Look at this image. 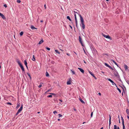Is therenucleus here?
Returning <instances> with one entry per match:
<instances>
[{
	"instance_id": "obj_21",
	"label": "nucleus",
	"mask_w": 129,
	"mask_h": 129,
	"mask_svg": "<svg viewBox=\"0 0 129 129\" xmlns=\"http://www.w3.org/2000/svg\"><path fill=\"white\" fill-rule=\"evenodd\" d=\"M124 68L125 70H126L128 69L127 66L126 65H124Z\"/></svg>"
},
{
	"instance_id": "obj_60",
	"label": "nucleus",
	"mask_w": 129,
	"mask_h": 129,
	"mask_svg": "<svg viewBox=\"0 0 129 129\" xmlns=\"http://www.w3.org/2000/svg\"><path fill=\"white\" fill-rule=\"evenodd\" d=\"M123 92H122V95H123Z\"/></svg>"
},
{
	"instance_id": "obj_37",
	"label": "nucleus",
	"mask_w": 129,
	"mask_h": 129,
	"mask_svg": "<svg viewBox=\"0 0 129 129\" xmlns=\"http://www.w3.org/2000/svg\"><path fill=\"white\" fill-rule=\"evenodd\" d=\"M7 104H9L10 105H12V104L11 103H10V102H8L7 103Z\"/></svg>"
},
{
	"instance_id": "obj_44",
	"label": "nucleus",
	"mask_w": 129,
	"mask_h": 129,
	"mask_svg": "<svg viewBox=\"0 0 129 129\" xmlns=\"http://www.w3.org/2000/svg\"><path fill=\"white\" fill-rule=\"evenodd\" d=\"M117 89L119 91L120 93H121V91L120 89Z\"/></svg>"
},
{
	"instance_id": "obj_54",
	"label": "nucleus",
	"mask_w": 129,
	"mask_h": 129,
	"mask_svg": "<svg viewBox=\"0 0 129 129\" xmlns=\"http://www.w3.org/2000/svg\"><path fill=\"white\" fill-rule=\"evenodd\" d=\"M74 110L75 111H76V109H75V108H74Z\"/></svg>"
},
{
	"instance_id": "obj_17",
	"label": "nucleus",
	"mask_w": 129,
	"mask_h": 129,
	"mask_svg": "<svg viewBox=\"0 0 129 129\" xmlns=\"http://www.w3.org/2000/svg\"><path fill=\"white\" fill-rule=\"evenodd\" d=\"M30 28L32 29H36L37 28L35 27L34 26L31 25L30 27Z\"/></svg>"
},
{
	"instance_id": "obj_12",
	"label": "nucleus",
	"mask_w": 129,
	"mask_h": 129,
	"mask_svg": "<svg viewBox=\"0 0 129 129\" xmlns=\"http://www.w3.org/2000/svg\"><path fill=\"white\" fill-rule=\"evenodd\" d=\"M23 108V105H22L21 106V107L20 108H19V109L18 110V112H20L22 110Z\"/></svg>"
},
{
	"instance_id": "obj_58",
	"label": "nucleus",
	"mask_w": 129,
	"mask_h": 129,
	"mask_svg": "<svg viewBox=\"0 0 129 129\" xmlns=\"http://www.w3.org/2000/svg\"><path fill=\"white\" fill-rule=\"evenodd\" d=\"M103 127H102L100 129H103Z\"/></svg>"
},
{
	"instance_id": "obj_31",
	"label": "nucleus",
	"mask_w": 129,
	"mask_h": 129,
	"mask_svg": "<svg viewBox=\"0 0 129 129\" xmlns=\"http://www.w3.org/2000/svg\"><path fill=\"white\" fill-rule=\"evenodd\" d=\"M46 76L47 77L48 76H49L48 73L47 72H46Z\"/></svg>"
},
{
	"instance_id": "obj_29",
	"label": "nucleus",
	"mask_w": 129,
	"mask_h": 129,
	"mask_svg": "<svg viewBox=\"0 0 129 129\" xmlns=\"http://www.w3.org/2000/svg\"><path fill=\"white\" fill-rule=\"evenodd\" d=\"M126 113L128 114L129 113V110L128 109H127L126 110Z\"/></svg>"
},
{
	"instance_id": "obj_39",
	"label": "nucleus",
	"mask_w": 129,
	"mask_h": 129,
	"mask_svg": "<svg viewBox=\"0 0 129 129\" xmlns=\"http://www.w3.org/2000/svg\"><path fill=\"white\" fill-rule=\"evenodd\" d=\"M42 86V84H41L39 86H38V87L39 88H40Z\"/></svg>"
},
{
	"instance_id": "obj_11",
	"label": "nucleus",
	"mask_w": 129,
	"mask_h": 129,
	"mask_svg": "<svg viewBox=\"0 0 129 129\" xmlns=\"http://www.w3.org/2000/svg\"><path fill=\"white\" fill-rule=\"evenodd\" d=\"M75 20L76 25V26L77 27V25H78L77 21V17H76V15L75 14Z\"/></svg>"
},
{
	"instance_id": "obj_28",
	"label": "nucleus",
	"mask_w": 129,
	"mask_h": 129,
	"mask_svg": "<svg viewBox=\"0 0 129 129\" xmlns=\"http://www.w3.org/2000/svg\"><path fill=\"white\" fill-rule=\"evenodd\" d=\"M67 18L70 21H71V19L69 16H67Z\"/></svg>"
},
{
	"instance_id": "obj_13",
	"label": "nucleus",
	"mask_w": 129,
	"mask_h": 129,
	"mask_svg": "<svg viewBox=\"0 0 129 129\" xmlns=\"http://www.w3.org/2000/svg\"><path fill=\"white\" fill-rule=\"evenodd\" d=\"M20 67V68H21L22 70V71H23V72H24V69L23 66L22 65V64H21V65L20 66H19Z\"/></svg>"
},
{
	"instance_id": "obj_40",
	"label": "nucleus",
	"mask_w": 129,
	"mask_h": 129,
	"mask_svg": "<svg viewBox=\"0 0 129 129\" xmlns=\"http://www.w3.org/2000/svg\"><path fill=\"white\" fill-rule=\"evenodd\" d=\"M17 2L18 3H20L21 2V1L20 0H17Z\"/></svg>"
},
{
	"instance_id": "obj_45",
	"label": "nucleus",
	"mask_w": 129,
	"mask_h": 129,
	"mask_svg": "<svg viewBox=\"0 0 129 129\" xmlns=\"http://www.w3.org/2000/svg\"><path fill=\"white\" fill-rule=\"evenodd\" d=\"M93 51H94V52H96V51H97L96 50L95 48L93 49Z\"/></svg>"
},
{
	"instance_id": "obj_61",
	"label": "nucleus",
	"mask_w": 129,
	"mask_h": 129,
	"mask_svg": "<svg viewBox=\"0 0 129 129\" xmlns=\"http://www.w3.org/2000/svg\"><path fill=\"white\" fill-rule=\"evenodd\" d=\"M102 72V73H103V74H104V72Z\"/></svg>"
},
{
	"instance_id": "obj_24",
	"label": "nucleus",
	"mask_w": 129,
	"mask_h": 129,
	"mask_svg": "<svg viewBox=\"0 0 129 129\" xmlns=\"http://www.w3.org/2000/svg\"><path fill=\"white\" fill-rule=\"evenodd\" d=\"M55 52L58 54H60V52L57 50H55Z\"/></svg>"
},
{
	"instance_id": "obj_52",
	"label": "nucleus",
	"mask_w": 129,
	"mask_h": 129,
	"mask_svg": "<svg viewBox=\"0 0 129 129\" xmlns=\"http://www.w3.org/2000/svg\"><path fill=\"white\" fill-rule=\"evenodd\" d=\"M127 118H128V119H129V116H127Z\"/></svg>"
},
{
	"instance_id": "obj_62",
	"label": "nucleus",
	"mask_w": 129,
	"mask_h": 129,
	"mask_svg": "<svg viewBox=\"0 0 129 129\" xmlns=\"http://www.w3.org/2000/svg\"><path fill=\"white\" fill-rule=\"evenodd\" d=\"M85 123V122H84L83 123V124H84V123Z\"/></svg>"
},
{
	"instance_id": "obj_14",
	"label": "nucleus",
	"mask_w": 129,
	"mask_h": 129,
	"mask_svg": "<svg viewBox=\"0 0 129 129\" xmlns=\"http://www.w3.org/2000/svg\"><path fill=\"white\" fill-rule=\"evenodd\" d=\"M71 79L70 78L69 80V81H68L67 82V84L70 85V84H71V81L70 80H71Z\"/></svg>"
},
{
	"instance_id": "obj_26",
	"label": "nucleus",
	"mask_w": 129,
	"mask_h": 129,
	"mask_svg": "<svg viewBox=\"0 0 129 129\" xmlns=\"http://www.w3.org/2000/svg\"><path fill=\"white\" fill-rule=\"evenodd\" d=\"M79 100L82 103H84V101L81 99L80 98L79 99Z\"/></svg>"
},
{
	"instance_id": "obj_8",
	"label": "nucleus",
	"mask_w": 129,
	"mask_h": 129,
	"mask_svg": "<svg viewBox=\"0 0 129 129\" xmlns=\"http://www.w3.org/2000/svg\"><path fill=\"white\" fill-rule=\"evenodd\" d=\"M74 13L75 14L74 16H75V14L76 15V17L78 15L80 16V15H81L80 14H79L77 12H76L75 11H74Z\"/></svg>"
},
{
	"instance_id": "obj_19",
	"label": "nucleus",
	"mask_w": 129,
	"mask_h": 129,
	"mask_svg": "<svg viewBox=\"0 0 129 129\" xmlns=\"http://www.w3.org/2000/svg\"><path fill=\"white\" fill-rule=\"evenodd\" d=\"M1 16L3 19H6V18L5 16H4V15L2 14L0 16Z\"/></svg>"
},
{
	"instance_id": "obj_64",
	"label": "nucleus",
	"mask_w": 129,
	"mask_h": 129,
	"mask_svg": "<svg viewBox=\"0 0 129 129\" xmlns=\"http://www.w3.org/2000/svg\"><path fill=\"white\" fill-rule=\"evenodd\" d=\"M105 55H108L107 54H105Z\"/></svg>"
},
{
	"instance_id": "obj_47",
	"label": "nucleus",
	"mask_w": 129,
	"mask_h": 129,
	"mask_svg": "<svg viewBox=\"0 0 129 129\" xmlns=\"http://www.w3.org/2000/svg\"><path fill=\"white\" fill-rule=\"evenodd\" d=\"M67 55H68V56H70V54L69 53H67V54H66Z\"/></svg>"
},
{
	"instance_id": "obj_25",
	"label": "nucleus",
	"mask_w": 129,
	"mask_h": 129,
	"mask_svg": "<svg viewBox=\"0 0 129 129\" xmlns=\"http://www.w3.org/2000/svg\"><path fill=\"white\" fill-rule=\"evenodd\" d=\"M24 64L25 66H27V62L26 60H24Z\"/></svg>"
},
{
	"instance_id": "obj_53",
	"label": "nucleus",
	"mask_w": 129,
	"mask_h": 129,
	"mask_svg": "<svg viewBox=\"0 0 129 129\" xmlns=\"http://www.w3.org/2000/svg\"><path fill=\"white\" fill-rule=\"evenodd\" d=\"M27 68V69H28V67H27V66H25Z\"/></svg>"
},
{
	"instance_id": "obj_63",
	"label": "nucleus",
	"mask_w": 129,
	"mask_h": 129,
	"mask_svg": "<svg viewBox=\"0 0 129 129\" xmlns=\"http://www.w3.org/2000/svg\"><path fill=\"white\" fill-rule=\"evenodd\" d=\"M109 0H106V1H108Z\"/></svg>"
},
{
	"instance_id": "obj_30",
	"label": "nucleus",
	"mask_w": 129,
	"mask_h": 129,
	"mask_svg": "<svg viewBox=\"0 0 129 129\" xmlns=\"http://www.w3.org/2000/svg\"><path fill=\"white\" fill-rule=\"evenodd\" d=\"M17 63L18 64H19V66H20L22 64H21L20 63V61L19 60L18 61H17Z\"/></svg>"
},
{
	"instance_id": "obj_16",
	"label": "nucleus",
	"mask_w": 129,
	"mask_h": 129,
	"mask_svg": "<svg viewBox=\"0 0 129 129\" xmlns=\"http://www.w3.org/2000/svg\"><path fill=\"white\" fill-rule=\"evenodd\" d=\"M114 129H119V127L117 126L116 125H114Z\"/></svg>"
},
{
	"instance_id": "obj_50",
	"label": "nucleus",
	"mask_w": 129,
	"mask_h": 129,
	"mask_svg": "<svg viewBox=\"0 0 129 129\" xmlns=\"http://www.w3.org/2000/svg\"><path fill=\"white\" fill-rule=\"evenodd\" d=\"M44 7H45V9H46V4H45V5H44Z\"/></svg>"
},
{
	"instance_id": "obj_22",
	"label": "nucleus",
	"mask_w": 129,
	"mask_h": 129,
	"mask_svg": "<svg viewBox=\"0 0 129 129\" xmlns=\"http://www.w3.org/2000/svg\"><path fill=\"white\" fill-rule=\"evenodd\" d=\"M20 106V104L18 103H17V106L16 107V108L18 109Z\"/></svg>"
},
{
	"instance_id": "obj_51",
	"label": "nucleus",
	"mask_w": 129,
	"mask_h": 129,
	"mask_svg": "<svg viewBox=\"0 0 129 129\" xmlns=\"http://www.w3.org/2000/svg\"><path fill=\"white\" fill-rule=\"evenodd\" d=\"M69 26L71 27V29H72V26H71V25H69Z\"/></svg>"
},
{
	"instance_id": "obj_59",
	"label": "nucleus",
	"mask_w": 129,
	"mask_h": 129,
	"mask_svg": "<svg viewBox=\"0 0 129 129\" xmlns=\"http://www.w3.org/2000/svg\"><path fill=\"white\" fill-rule=\"evenodd\" d=\"M2 14L0 12V16Z\"/></svg>"
},
{
	"instance_id": "obj_6",
	"label": "nucleus",
	"mask_w": 129,
	"mask_h": 129,
	"mask_svg": "<svg viewBox=\"0 0 129 129\" xmlns=\"http://www.w3.org/2000/svg\"><path fill=\"white\" fill-rule=\"evenodd\" d=\"M121 119L122 120V124L123 126V129H125V126L124 124V120L122 117H121Z\"/></svg>"
},
{
	"instance_id": "obj_35",
	"label": "nucleus",
	"mask_w": 129,
	"mask_h": 129,
	"mask_svg": "<svg viewBox=\"0 0 129 129\" xmlns=\"http://www.w3.org/2000/svg\"><path fill=\"white\" fill-rule=\"evenodd\" d=\"M46 48L49 51L50 50V48L47 47H46Z\"/></svg>"
},
{
	"instance_id": "obj_42",
	"label": "nucleus",
	"mask_w": 129,
	"mask_h": 129,
	"mask_svg": "<svg viewBox=\"0 0 129 129\" xmlns=\"http://www.w3.org/2000/svg\"><path fill=\"white\" fill-rule=\"evenodd\" d=\"M93 114V112H92L91 113V117H92V116Z\"/></svg>"
},
{
	"instance_id": "obj_10",
	"label": "nucleus",
	"mask_w": 129,
	"mask_h": 129,
	"mask_svg": "<svg viewBox=\"0 0 129 129\" xmlns=\"http://www.w3.org/2000/svg\"><path fill=\"white\" fill-rule=\"evenodd\" d=\"M78 69L80 70L81 72L82 73H84V70L80 68H78Z\"/></svg>"
},
{
	"instance_id": "obj_2",
	"label": "nucleus",
	"mask_w": 129,
	"mask_h": 129,
	"mask_svg": "<svg viewBox=\"0 0 129 129\" xmlns=\"http://www.w3.org/2000/svg\"><path fill=\"white\" fill-rule=\"evenodd\" d=\"M113 72V73L115 76L117 78H119V75L117 71L115 69L112 68V69Z\"/></svg>"
},
{
	"instance_id": "obj_57",
	"label": "nucleus",
	"mask_w": 129,
	"mask_h": 129,
	"mask_svg": "<svg viewBox=\"0 0 129 129\" xmlns=\"http://www.w3.org/2000/svg\"><path fill=\"white\" fill-rule=\"evenodd\" d=\"M58 121H59L60 120V119H58Z\"/></svg>"
},
{
	"instance_id": "obj_49",
	"label": "nucleus",
	"mask_w": 129,
	"mask_h": 129,
	"mask_svg": "<svg viewBox=\"0 0 129 129\" xmlns=\"http://www.w3.org/2000/svg\"><path fill=\"white\" fill-rule=\"evenodd\" d=\"M98 94L100 96L101 95V94L100 92L98 93Z\"/></svg>"
},
{
	"instance_id": "obj_9",
	"label": "nucleus",
	"mask_w": 129,
	"mask_h": 129,
	"mask_svg": "<svg viewBox=\"0 0 129 129\" xmlns=\"http://www.w3.org/2000/svg\"><path fill=\"white\" fill-rule=\"evenodd\" d=\"M105 64L106 67H109L110 69H112V68L110 66H109L106 63H105Z\"/></svg>"
},
{
	"instance_id": "obj_48",
	"label": "nucleus",
	"mask_w": 129,
	"mask_h": 129,
	"mask_svg": "<svg viewBox=\"0 0 129 129\" xmlns=\"http://www.w3.org/2000/svg\"><path fill=\"white\" fill-rule=\"evenodd\" d=\"M83 50H84V53L85 54H86V52H85L84 49L83 48Z\"/></svg>"
},
{
	"instance_id": "obj_20",
	"label": "nucleus",
	"mask_w": 129,
	"mask_h": 129,
	"mask_svg": "<svg viewBox=\"0 0 129 129\" xmlns=\"http://www.w3.org/2000/svg\"><path fill=\"white\" fill-rule=\"evenodd\" d=\"M111 61H112L113 62H114L116 65L117 66H118V65L117 63L113 60L112 59L111 60Z\"/></svg>"
},
{
	"instance_id": "obj_7",
	"label": "nucleus",
	"mask_w": 129,
	"mask_h": 129,
	"mask_svg": "<svg viewBox=\"0 0 129 129\" xmlns=\"http://www.w3.org/2000/svg\"><path fill=\"white\" fill-rule=\"evenodd\" d=\"M109 128H110V125L111 124V116L110 115H109Z\"/></svg>"
},
{
	"instance_id": "obj_5",
	"label": "nucleus",
	"mask_w": 129,
	"mask_h": 129,
	"mask_svg": "<svg viewBox=\"0 0 129 129\" xmlns=\"http://www.w3.org/2000/svg\"><path fill=\"white\" fill-rule=\"evenodd\" d=\"M79 40L82 46H84V45L82 43V39L81 38V37L79 36Z\"/></svg>"
},
{
	"instance_id": "obj_4",
	"label": "nucleus",
	"mask_w": 129,
	"mask_h": 129,
	"mask_svg": "<svg viewBox=\"0 0 129 129\" xmlns=\"http://www.w3.org/2000/svg\"><path fill=\"white\" fill-rule=\"evenodd\" d=\"M108 80L109 81H110L112 83V84L113 85L115 86H116L117 87V89H119L117 86L116 84L112 80H111V79H109V78L108 79Z\"/></svg>"
},
{
	"instance_id": "obj_46",
	"label": "nucleus",
	"mask_w": 129,
	"mask_h": 129,
	"mask_svg": "<svg viewBox=\"0 0 129 129\" xmlns=\"http://www.w3.org/2000/svg\"><path fill=\"white\" fill-rule=\"evenodd\" d=\"M93 76L94 78L95 79H97V78L95 77V76H94V75Z\"/></svg>"
},
{
	"instance_id": "obj_18",
	"label": "nucleus",
	"mask_w": 129,
	"mask_h": 129,
	"mask_svg": "<svg viewBox=\"0 0 129 129\" xmlns=\"http://www.w3.org/2000/svg\"><path fill=\"white\" fill-rule=\"evenodd\" d=\"M70 70L72 73V75L75 74V72L73 70L71 69Z\"/></svg>"
},
{
	"instance_id": "obj_23",
	"label": "nucleus",
	"mask_w": 129,
	"mask_h": 129,
	"mask_svg": "<svg viewBox=\"0 0 129 129\" xmlns=\"http://www.w3.org/2000/svg\"><path fill=\"white\" fill-rule=\"evenodd\" d=\"M32 60L34 61H35V56L34 55H33V58L32 59Z\"/></svg>"
},
{
	"instance_id": "obj_56",
	"label": "nucleus",
	"mask_w": 129,
	"mask_h": 129,
	"mask_svg": "<svg viewBox=\"0 0 129 129\" xmlns=\"http://www.w3.org/2000/svg\"><path fill=\"white\" fill-rule=\"evenodd\" d=\"M40 113V112H37V113H38V114H39V113Z\"/></svg>"
},
{
	"instance_id": "obj_1",
	"label": "nucleus",
	"mask_w": 129,
	"mask_h": 129,
	"mask_svg": "<svg viewBox=\"0 0 129 129\" xmlns=\"http://www.w3.org/2000/svg\"><path fill=\"white\" fill-rule=\"evenodd\" d=\"M80 19L81 21V26L83 29H84L85 28V25L84 24V21L81 15H80Z\"/></svg>"
},
{
	"instance_id": "obj_3",
	"label": "nucleus",
	"mask_w": 129,
	"mask_h": 129,
	"mask_svg": "<svg viewBox=\"0 0 129 129\" xmlns=\"http://www.w3.org/2000/svg\"><path fill=\"white\" fill-rule=\"evenodd\" d=\"M102 35L104 36V37L109 39L110 40H112L110 36H109V35H106L102 33Z\"/></svg>"
},
{
	"instance_id": "obj_27",
	"label": "nucleus",
	"mask_w": 129,
	"mask_h": 129,
	"mask_svg": "<svg viewBox=\"0 0 129 129\" xmlns=\"http://www.w3.org/2000/svg\"><path fill=\"white\" fill-rule=\"evenodd\" d=\"M89 72L90 74L92 76H93L94 75L90 71H89Z\"/></svg>"
},
{
	"instance_id": "obj_33",
	"label": "nucleus",
	"mask_w": 129,
	"mask_h": 129,
	"mask_svg": "<svg viewBox=\"0 0 129 129\" xmlns=\"http://www.w3.org/2000/svg\"><path fill=\"white\" fill-rule=\"evenodd\" d=\"M52 97V96L51 95H49L47 96V97L48 98Z\"/></svg>"
},
{
	"instance_id": "obj_32",
	"label": "nucleus",
	"mask_w": 129,
	"mask_h": 129,
	"mask_svg": "<svg viewBox=\"0 0 129 129\" xmlns=\"http://www.w3.org/2000/svg\"><path fill=\"white\" fill-rule=\"evenodd\" d=\"M23 34V31H21L20 33V35L21 36H22Z\"/></svg>"
},
{
	"instance_id": "obj_36",
	"label": "nucleus",
	"mask_w": 129,
	"mask_h": 129,
	"mask_svg": "<svg viewBox=\"0 0 129 129\" xmlns=\"http://www.w3.org/2000/svg\"><path fill=\"white\" fill-rule=\"evenodd\" d=\"M53 113L55 114L56 113H57V111H54L53 112Z\"/></svg>"
},
{
	"instance_id": "obj_15",
	"label": "nucleus",
	"mask_w": 129,
	"mask_h": 129,
	"mask_svg": "<svg viewBox=\"0 0 129 129\" xmlns=\"http://www.w3.org/2000/svg\"><path fill=\"white\" fill-rule=\"evenodd\" d=\"M44 42V40L42 39L41 41H40L39 43V44H41Z\"/></svg>"
},
{
	"instance_id": "obj_34",
	"label": "nucleus",
	"mask_w": 129,
	"mask_h": 129,
	"mask_svg": "<svg viewBox=\"0 0 129 129\" xmlns=\"http://www.w3.org/2000/svg\"><path fill=\"white\" fill-rule=\"evenodd\" d=\"M27 74L28 75V76L31 79V78L30 75V74L28 73H27Z\"/></svg>"
},
{
	"instance_id": "obj_38",
	"label": "nucleus",
	"mask_w": 129,
	"mask_h": 129,
	"mask_svg": "<svg viewBox=\"0 0 129 129\" xmlns=\"http://www.w3.org/2000/svg\"><path fill=\"white\" fill-rule=\"evenodd\" d=\"M58 116H59V117H61L62 116V115L61 114H59L58 115Z\"/></svg>"
},
{
	"instance_id": "obj_43",
	"label": "nucleus",
	"mask_w": 129,
	"mask_h": 129,
	"mask_svg": "<svg viewBox=\"0 0 129 129\" xmlns=\"http://www.w3.org/2000/svg\"><path fill=\"white\" fill-rule=\"evenodd\" d=\"M4 6L5 8H6L7 7V5H6V4H4Z\"/></svg>"
},
{
	"instance_id": "obj_55",
	"label": "nucleus",
	"mask_w": 129,
	"mask_h": 129,
	"mask_svg": "<svg viewBox=\"0 0 129 129\" xmlns=\"http://www.w3.org/2000/svg\"><path fill=\"white\" fill-rule=\"evenodd\" d=\"M40 22H43V20H41V21H40Z\"/></svg>"
},
{
	"instance_id": "obj_41",
	"label": "nucleus",
	"mask_w": 129,
	"mask_h": 129,
	"mask_svg": "<svg viewBox=\"0 0 129 129\" xmlns=\"http://www.w3.org/2000/svg\"><path fill=\"white\" fill-rule=\"evenodd\" d=\"M20 112H18V111H17V113L16 114V115H18V114Z\"/></svg>"
}]
</instances>
